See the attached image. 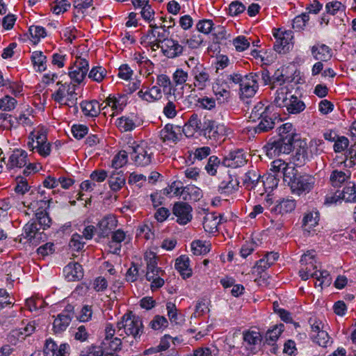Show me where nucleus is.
<instances>
[{
    "label": "nucleus",
    "instance_id": "obj_15",
    "mask_svg": "<svg viewBox=\"0 0 356 356\" xmlns=\"http://www.w3.org/2000/svg\"><path fill=\"white\" fill-rule=\"evenodd\" d=\"M72 309L73 307L68 305L66 309L59 314L54 319L53 328L56 333L63 332L69 326L73 316Z\"/></svg>",
    "mask_w": 356,
    "mask_h": 356
},
{
    "label": "nucleus",
    "instance_id": "obj_39",
    "mask_svg": "<svg viewBox=\"0 0 356 356\" xmlns=\"http://www.w3.org/2000/svg\"><path fill=\"white\" fill-rule=\"evenodd\" d=\"M43 193L44 191L41 193L38 192L35 194L31 192L30 195H32L33 197L35 200L30 203H28L27 207L29 209H35L38 204H40L39 207L41 209H43L44 207L47 209V207H49L50 203L51 202V199H46L45 197H43Z\"/></svg>",
    "mask_w": 356,
    "mask_h": 356
},
{
    "label": "nucleus",
    "instance_id": "obj_52",
    "mask_svg": "<svg viewBox=\"0 0 356 356\" xmlns=\"http://www.w3.org/2000/svg\"><path fill=\"white\" fill-rule=\"evenodd\" d=\"M213 90L217 99L220 102H225L230 97V91L227 86H225V87H221L216 85L213 87Z\"/></svg>",
    "mask_w": 356,
    "mask_h": 356
},
{
    "label": "nucleus",
    "instance_id": "obj_11",
    "mask_svg": "<svg viewBox=\"0 0 356 356\" xmlns=\"http://www.w3.org/2000/svg\"><path fill=\"white\" fill-rule=\"evenodd\" d=\"M275 38L274 49L277 53H285L291 46L293 39L292 32L291 31H282L280 29L275 30L273 33Z\"/></svg>",
    "mask_w": 356,
    "mask_h": 356
},
{
    "label": "nucleus",
    "instance_id": "obj_62",
    "mask_svg": "<svg viewBox=\"0 0 356 356\" xmlns=\"http://www.w3.org/2000/svg\"><path fill=\"white\" fill-rule=\"evenodd\" d=\"M72 135L76 139L83 138L88 132V128L83 124H74L71 129Z\"/></svg>",
    "mask_w": 356,
    "mask_h": 356
},
{
    "label": "nucleus",
    "instance_id": "obj_61",
    "mask_svg": "<svg viewBox=\"0 0 356 356\" xmlns=\"http://www.w3.org/2000/svg\"><path fill=\"white\" fill-rule=\"evenodd\" d=\"M82 236L79 234H74L69 243V246L73 250L79 251L83 248L85 243L81 241Z\"/></svg>",
    "mask_w": 356,
    "mask_h": 356
},
{
    "label": "nucleus",
    "instance_id": "obj_4",
    "mask_svg": "<svg viewBox=\"0 0 356 356\" xmlns=\"http://www.w3.org/2000/svg\"><path fill=\"white\" fill-rule=\"evenodd\" d=\"M47 129L44 127L35 128L29 134L27 146L31 151L34 149L42 156L47 157L51 153V143L47 139Z\"/></svg>",
    "mask_w": 356,
    "mask_h": 356
},
{
    "label": "nucleus",
    "instance_id": "obj_59",
    "mask_svg": "<svg viewBox=\"0 0 356 356\" xmlns=\"http://www.w3.org/2000/svg\"><path fill=\"white\" fill-rule=\"evenodd\" d=\"M185 187L183 186V184L179 181H173L171 185L163 190L164 194H170L171 193L175 195L181 196V191Z\"/></svg>",
    "mask_w": 356,
    "mask_h": 356
},
{
    "label": "nucleus",
    "instance_id": "obj_34",
    "mask_svg": "<svg viewBox=\"0 0 356 356\" xmlns=\"http://www.w3.org/2000/svg\"><path fill=\"white\" fill-rule=\"evenodd\" d=\"M127 103V97L125 95L118 94L116 96H109L106 99L107 106L111 107L117 111H122Z\"/></svg>",
    "mask_w": 356,
    "mask_h": 356
},
{
    "label": "nucleus",
    "instance_id": "obj_58",
    "mask_svg": "<svg viewBox=\"0 0 356 356\" xmlns=\"http://www.w3.org/2000/svg\"><path fill=\"white\" fill-rule=\"evenodd\" d=\"M127 162V152L126 151H120L116 154L113 161L112 166L115 168H120L125 165Z\"/></svg>",
    "mask_w": 356,
    "mask_h": 356
},
{
    "label": "nucleus",
    "instance_id": "obj_26",
    "mask_svg": "<svg viewBox=\"0 0 356 356\" xmlns=\"http://www.w3.org/2000/svg\"><path fill=\"white\" fill-rule=\"evenodd\" d=\"M175 268L184 279L192 276V269L190 267V259L186 255H181L175 261Z\"/></svg>",
    "mask_w": 356,
    "mask_h": 356
},
{
    "label": "nucleus",
    "instance_id": "obj_17",
    "mask_svg": "<svg viewBox=\"0 0 356 356\" xmlns=\"http://www.w3.org/2000/svg\"><path fill=\"white\" fill-rule=\"evenodd\" d=\"M191 74L194 80L193 84L194 88L204 90L209 85L211 81L209 71L204 66L197 67L194 72H191Z\"/></svg>",
    "mask_w": 356,
    "mask_h": 356
},
{
    "label": "nucleus",
    "instance_id": "obj_40",
    "mask_svg": "<svg viewBox=\"0 0 356 356\" xmlns=\"http://www.w3.org/2000/svg\"><path fill=\"white\" fill-rule=\"evenodd\" d=\"M126 234L122 229H118L114 232L109 242L111 248H113V253L117 254L121 248V243L125 239Z\"/></svg>",
    "mask_w": 356,
    "mask_h": 356
},
{
    "label": "nucleus",
    "instance_id": "obj_13",
    "mask_svg": "<svg viewBox=\"0 0 356 356\" xmlns=\"http://www.w3.org/2000/svg\"><path fill=\"white\" fill-rule=\"evenodd\" d=\"M192 207L186 202H177L172 208V213L177 217L179 225H186L192 219Z\"/></svg>",
    "mask_w": 356,
    "mask_h": 356
},
{
    "label": "nucleus",
    "instance_id": "obj_60",
    "mask_svg": "<svg viewBox=\"0 0 356 356\" xmlns=\"http://www.w3.org/2000/svg\"><path fill=\"white\" fill-rule=\"evenodd\" d=\"M213 25L212 20L202 19L198 22L196 28L198 31L204 34H209L212 31Z\"/></svg>",
    "mask_w": 356,
    "mask_h": 356
},
{
    "label": "nucleus",
    "instance_id": "obj_21",
    "mask_svg": "<svg viewBox=\"0 0 356 356\" xmlns=\"http://www.w3.org/2000/svg\"><path fill=\"white\" fill-rule=\"evenodd\" d=\"M118 225V220L114 215L105 216L98 223L97 227L100 232V236H107Z\"/></svg>",
    "mask_w": 356,
    "mask_h": 356
},
{
    "label": "nucleus",
    "instance_id": "obj_56",
    "mask_svg": "<svg viewBox=\"0 0 356 356\" xmlns=\"http://www.w3.org/2000/svg\"><path fill=\"white\" fill-rule=\"evenodd\" d=\"M17 101L14 97L9 95H6L0 99V110L11 111L15 108Z\"/></svg>",
    "mask_w": 356,
    "mask_h": 356
},
{
    "label": "nucleus",
    "instance_id": "obj_31",
    "mask_svg": "<svg viewBox=\"0 0 356 356\" xmlns=\"http://www.w3.org/2000/svg\"><path fill=\"white\" fill-rule=\"evenodd\" d=\"M289 169H295V168L282 159L275 160L270 165V170L275 173L274 176H278V174L280 173L284 182L286 180V176L288 175L286 173Z\"/></svg>",
    "mask_w": 356,
    "mask_h": 356
},
{
    "label": "nucleus",
    "instance_id": "obj_43",
    "mask_svg": "<svg viewBox=\"0 0 356 356\" xmlns=\"http://www.w3.org/2000/svg\"><path fill=\"white\" fill-rule=\"evenodd\" d=\"M338 197L346 202H356V187L355 184L350 182L342 191L339 192Z\"/></svg>",
    "mask_w": 356,
    "mask_h": 356
},
{
    "label": "nucleus",
    "instance_id": "obj_37",
    "mask_svg": "<svg viewBox=\"0 0 356 356\" xmlns=\"http://www.w3.org/2000/svg\"><path fill=\"white\" fill-rule=\"evenodd\" d=\"M36 328V323L35 321L29 322L24 327L13 330L10 333V337L15 339L24 338L25 337L32 334Z\"/></svg>",
    "mask_w": 356,
    "mask_h": 356
},
{
    "label": "nucleus",
    "instance_id": "obj_2",
    "mask_svg": "<svg viewBox=\"0 0 356 356\" xmlns=\"http://www.w3.org/2000/svg\"><path fill=\"white\" fill-rule=\"evenodd\" d=\"M285 183L290 187L292 193L300 195L309 193L315 184V178L309 175H301L295 169H289Z\"/></svg>",
    "mask_w": 356,
    "mask_h": 356
},
{
    "label": "nucleus",
    "instance_id": "obj_9",
    "mask_svg": "<svg viewBox=\"0 0 356 356\" xmlns=\"http://www.w3.org/2000/svg\"><path fill=\"white\" fill-rule=\"evenodd\" d=\"M88 61L80 56H76L74 64L69 69V76L75 83L79 84L83 81L88 71Z\"/></svg>",
    "mask_w": 356,
    "mask_h": 356
},
{
    "label": "nucleus",
    "instance_id": "obj_35",
    "mask_svg": "<svg viewBox=\"0 0 356 356\" xmlns=\"http://www.w3.org/2000/svg\"><path fill=\"white\" fill-rule=\"evenodd\" d=\"M330 175V181L334 186H340L350 177V172L348 170L343 171V169L334 168Z\"/></svg>",
    "mask_w": 356,
    "mask_h": 356
},
{
    "label": "nucleus",
    "instance_id": "obj_38",
    "mask_svg": "<svg viewBox=\"0 0 356 356\" xmlns=\"http://www.w3.org/2000/svg\"><path fill=\"white\" fill-rule=\"evenodd\" d=\"M271 111H274L273 105L268 104L266 106L264 103L260 102L254 105L250 118H252L253 120H256L257 119H260L261 117L266 114H270Z\"/></svg>",
    "mask_w": 356,
    "mask_h": 356
},
{
    "label": "nucleus",
    "instance_id": "obj_14",
    "mask_svg": "<svg viewBox=\"0 0 356 356\" xmlns=\"http://www.w3.org/2000/svg\"><path fill=\"white\" fill-rule=\"evenodd\" d=\"M143 120L137 115L122 116L117 119L116 125L122 132L131 131L141 126Z\"/></svg>",
    "mask_w": 356,
    "mask_h": 356
},
{
    "label": "nucleus",
    "instance_id": "obj_6",
    "mask_svg": "<svg viewBox=\"0 0 356 356\" xmlns=\"http://www.w3.org/2000/svg\"><path fill=\"white\" fill-rule=\"evenodd\" d=\"M128 151L137 165L146 166L152 162L153 152L151 147L144 141L129 146Z\"/></svg>",
    "mask_w": 356,
    "mask_h": 356
},
{
    "label": "nucleus",
    "instance_id": "obj_27",
    "mask_svg": "<svg viewBox=\"0 0 356 356\" xmlns=\"http://www.w3.org/2000/svg\"><path fill=\"white\" fill-rule=\"evenodd\" d=\"M81 109L85 116L97 117L101 111L99 103L97 100L83 101L80 104Z\"/></svg>",
    "mask_w": 356,
    "mask_h": 356
},
{
    "label": "nucleus",
    "instance_id": "obj_36",
    "mask_svg": "<svg viewBox=\"0 0 356 356\" xmlns=\"http://www.w3.org/2000/svg\"><path fill=\"white\" fill-rule=\"evenodd\" d=\"M126 177L122 171L111 174L108 179V184L113 191H120L125 184Z\"/></svg>",
    "mask_w": 356,
    "mask_h": 356
},
{
    "label": "nucleus",
    "instance_id": "obj_30",
    "mask_svg": "<svg viewBox=\"0 0 356 356\" xmlns=\"http://www.w3.org/2000/svg\"><path fill=\"white\" fill-rule=\"evenodd\" d=\"M167 314L171 323L181 325L185 322L184 316L178 311L176 305L168 302L166 304Z\"/></svg>",
    "mask_w": 356,
    "mask_h": 356
},
{
    "label": "nucleus",
    "instance_id": "obj_33",
    "mask_svg": "<svg viewBox=\"0 0 356 356\" xmlns=\"http://www.w3.org/2000/svg\"><path fill=\"white\" fill-rule=\"evenodd\" d=\"M181 197L186 201L196 202L202 197V193L199 188L191 185L182 189Z\"/></svg>",
    "mask_w": 356,
    "mask_h": 356
},
{
    "label": "nucleus",
    "instance_id": "obj_53",
    "mask_svg": "<svg viewBox=\"0 0 356 356\" xmlns=\"http://www.w3.org/2000/svg\"><path fill=\"white\" fill-rule=\"evenodd\" d=\"M312 338L313 339L314 342H316L320 346L322 347H326L330 343V338L327 332L325 330H321V332H319V333L316 334H312Z\"/></svg>",
    "mask_w": 356,
    "mask_h": 356
},
{
    "label": "nucleus",
    "instance_id": "obj_28",
    "mask_svg": "<svg viewBox=\"0 0 356 356\" xmlns=\"http://www.w3.org/2000/svg\"><path fill=\"white\" fill-rule=\"evenodd\" d=\"M296 208V202L293 200L283 199L277 202L276 204L270 209V211L275 214L287 213L293 211Z\"/></svg>",
    "mask_w": 356,
    "mask_h": 356
},
{
    "label": "nucleus",
    "instance_id": "obj_50",
    "mask_svg": "<svg viewBox=\"0 0 356 356\" xmlns=\"http://www.w3.org/2000/svg\"><path fill=\"white\" fill-rule=\"evenodd\" d=\"M29 33L35 44L38 43L40 38H44L47 35L46 30L44 27L36 25H33L29 27Z\"/></svg>",
    "mask_w": 356,
    "mask_h": 356
},
{
    "label": "nucleus",
    "instance_id": "obj_51",
    "mask_svg": "<svg viewBox=\"0 0 356 356\" xmlns=\"http://www.w3.org/2000/svg\"><path fill=\"white\" fill-rule=\"evenodd\" d=\"M149 326L154 330H162L168 326V321L164 316L156 315L150 321Z\"/></svg>",
    "mask_w": 356,
    "mask_h": 356
},
{
    "label": "nucleus",
    "instance_id": "obj_46",
    "mask_svg": "<svg viewBox=\"0 0 356 356\" xmlns=\"http://www.w3.org/2000/svg\"><path fill=\"white\" fill-rule=\"evenodd\" d=\"M319 220L318 213L312 211L306 213L302 219V226L307 231L318 225Z\"/></svg>",
    "mask_w": 356,
    "mask_h": 356
},
{
    "label": "nucleus",
    "instance_id": "obj_32",
    "mask_svg": "<svg viewBox=\"0 0 356 356\" xmlns=\"http://www.w3.org/2000/svg\"><path fill=\"white\" fill-rule=\"evenodd\" d=\"M31 60L36 72H42L47 69V56L41 51H35L32 53Z\"/></svg>",
    "mask_w": 356,
    "mask_h": 356
},
{
    "label": "nucleus",
    "instance_id": "obj_18",
    "mask_svg": "<svg viewBox=\"0 0 356 356\" xmlns=\"http://www.w3.org/2000/svg\"><path fill=\"white\" fill-rule=\"evenodd\" d=\"M28 154L22 149H15L9 156L8 163L6 164L8 170L15 168H21L24 167L28 163Z\"/></svg>",
    "mask_w": 356,
    "mask_h": 356
},
{
    "label": "nucleus",
    "instance_id": "obj_7",
    "mask_svg": "<svg viewBox=\"0 0 356 356\" xmlns=\"http://www.w3.org/2000/svg\"><path fill=\"white\" fill-rule=\"evenodd\" d=\"M293 142L292 134H289L272 143H268L264 147L267 156L273 158L282 154H289L293 149Z\"/></svg>",
    "mask_w": 356,
    "mask_h": 356
},
{
    "label": "nucleus",
    "instance_id": "obj_57",
    "mask_svg": "<svg viewBox=\"0 0 356 356\" xmlns=\"http://www.w3.org/2000/svg\"><path fill=\"white\" fill-rule=\"evenodd\" d=\"M155 37L157 42V45L156 48H160L161 44H163L167 41L169 38V31H168L165 27L163 29H154Z\"/></svg>",
    "mask_w": 356,
    "mask_h": 356
},
{
    "label": "nucleus",
    "instance_id": "obj_10",
    "mask_svg": "<svg viewBox=\"0 0 356 356\" xmlns=\"http://www.w3.org/2000/svg\"><path fill=\"white\" fill-rule=\"evenodd\" d=\"M314 252L313 250L307 251L301 257V268L299 270V275L303 280H307L310 277H312V274H314L312 270L317 268Z\"/></svg>",
    "mask_w": 356,
    "mask_h": 356
},
{
    "label": "nucleus",
    "instance_id": "obj_48",
    "mask_svg": "<svg viewBox=\"0 0 356 356\" xmlns=\"http://www.w3.org/2000/svg\"><path fill=\"white\" fill-rule=\"evenodd\" d=\"M222 166L220 159L216 156H211L208 160L205 170L209 175L214 176L216 175L218 169Z\"/></svg>",
    "mask_w": 356,
    "mask_h": 356
},
{
    "label": "nucleus",
    "instance_id": "obj_54",
    "mask_svg": "<svg viewBox=\"0 0 356 356\" xmlns=\"http://www.w3.org/2000/svg\"><path fill=\"white\" fill-rule=\"evenodd\" d=\"M230 159L233 161V165L236 166H241L246 163L247 160L245 155L242 149H238L230 153Z\"/></svg>",
    "mask_w": 356,
    "mask_h": 356
},
{
    "label": "nucleus",
    "instance_id": "obj_23",
    "mask_svg": "<svg viewBox=\"0 0 356 356\" xmlns=\"http://www.w3.org/2000/svg\"><path fill=\"white\" fill-rule=\"evenodd\" d=\"M311 51L315 60L326 62L332 56V49L324 44H316L311 48Z\"/></svg>",
    "mask_w": 356,
    "mask_h": 356
},
{
    "label": "nucleus",
    "instance_id": "obj_41",
    "mask_svg": "<svg viewBox=\"0 0 356 356\" xmlns=\"http://www.w3.org/2000/svg\"><path fill=\"white\" fill-rule=\"evenodd\" d=\"M261 341V335L257 331L248 330L243 332V341L245 346L250 348L258 344Z\"/></svg>",
    "mask_w": 356,
    "mask_h": 356
},
{
    "label": "nucleus",
    "instance_id": "obj_8",
    "mask_svg": "<svg viewBox=\"0 0 356 356\" xmlns=\"http://www.w3.org/2000/svg\"><path fill=\"white\" fill-rule=\"evenodd\" d=\"M203 135L212 143H218L224 140L227 135V128L222 124H219L213 120L204 122L202 128Z\"/></svg>",
    "mask_w": 356,
    "mask_h": 356
},
{
    "label": "nucleus",
    "instance_id": "obj_12",
    "mask_svg": "<svg viewBox=\"0 0 356 356\" xmlns=\"http://www.w3.org/2000/svg\"><path fill=\"white\" fill-rule=\"evenodd\" d=\"M257 76L250 74L243 77L240 86V96L241 99H248L254 96L257 89Z\"/></svg>",
    "mask_w": 356,
    "mask_h": 356
},
{
    "label": "nucleus",
    "instance_id": "obj_20",
    "mask_svg": "<svg viewBox=\"0 0 356 356\" xmlns=\"http://www.w3.org/2000/svg\"><path fill=\"white\" fill-rule=\"evenodd\" d=\"M69 346L66 343H62L59 346L51 339L46 340L44 350L47 356H65Z\"/></svg>",
    "mask_w": 356,
    "mask_h": 356
},
{
    "label": "nucleus",
    "instance_id": "obj_29",
    "mask_svg": "<svg viewBox=\"0 0 356 356\" xmlns=\"http://www.w3.org/2000/svg\"><path fill=\"white\" fill-rule=\"evenodd\" d=\"M220 216L216 213H207L204 217L203 227L207 232L215 233L220 222Z\"/></svg>",
    "mask_w": 356,
    "mask_h": 356
},
{
    "label": "nucleus",
    "instance_id": "obj_63",
    "mask_svg": "<svg viewBox=\"0 0 356 356\" xmlns=\"http://www.w3.org/2000/svg\"><path fill=\"white\" fill-rule=\"evenodd\" d=\"M145 260L147 264V270H153L161 269L160 268L157 267V258L154 252H147L145 255Z\"/></svg>",
    "mask_w": 356,
    "mask_h": 356
},
{
    "label": "nucleus",
    "instance_id": "obj_22",
    "mask_svg": "<svg viewBox=\"0 0 356 356\" xmlns=\"http://www.w3.org/2000/svg\"><path fill=\"white\" fill-rule=\"evenodd\" d=\"M259 120V124L255 127V132L259 134L273 129L275 125V121L278 120L274 111H271L270 114L264 115Z\"/></svg>",
    "mask_w": 356,
    "mask_h": 356
},
{
    "label": "nucleus",
    "instance_id": "obj_19",
    "mask_svg": "<svg viewBox=\"0 0 356 356\" xmlns=\"http://www.w3.org/2000/svg\"><path fill=\"white\" fill-rule=\"evenodd\" d=\"M163 54L169 58H174L179 56L183 53V47L179 44V42L169 38L160 48Z\"/></svg>",
    "mask_w": 356,
    "mask_h": 356
},
{
    "label": "nucleus",
    "instance_id": "obj_47",
    "mask_svg": "<svg viewBox=\"0 0 356 356\" xmlns=\"http://www.w3.org/2000/svg\"><path fill=\"white\" fill-rule=\"evenodd\" d=\"M155 36L154 29H149L146 34L141 37V44L145 47H149L152 51H156L159 48H156L157 42Z\"/></svg>",
    "mask_w": 356,
    "mask_h": 356
},
{
    "label": "nucleus",
    "instance_id": "obj_3",
    "mask_svg": "<svg viewBox=\"0 0 356 356\" xmlns=\"http://www.w3.org/2000/svg\"><path fill=\"white\" fill-rule=\"evenodd\" d=\"M117 334L120 337L131 336L136 339L143 332V325L140 317L131 312L124 314L117 323Z\"/></svg>",
    "mask_w": 356,
    "mask_h": 356
},
{
    "label": "nucleus",
    "instance_id": "obj_16",
    "mask_svg": "<svg viewBox=\"0 0 356 356\" xmlns=\"http://www.w3.org/2000/svg\"><path fill=\"white\" fill-rule=\"evenodd\" d=\"M181 136V127L178 125L168 124L160 131L163 142L177 143Z\"/></svg>",
    "mask_w": 356,
    "mask_h": 356
},
{
    "label": "nucleus",
    "instance_id": "obj_44",
    "mask_svg": "<svg viewBox=\"0 0 356 356\" xmlns=\"http://www.w3.org/2000/svg\"><path fill=\"white\" fill-rule=\"evenodd\" d=\"M211 246L209 242L197 240L191 243V250L195 255L206 254L210 251Z\"/></svg>",
    "mask_w": 356,
    "mask_h": 356
},
{
    "label": "nucleus",
    "instance_id": "obj_25",
    "mask_svg": "<svg viewBox=\"0 0 356 356\" xmlns=\"http://www.w3.org/2000/svg\"><path fill=\"white\" fill-rule=\"evenodd\" d=\"M278 254L275 252H268L264 257L259 259L254 266L255 271L258 274L264 272L267 268L271 266L278 259Z\"/></svg>",
    "mask_w": 356,
    "mask_h": 356
},
{
    "label": "nucleus",
    "instance_id": "obj_42",
    "mask_svg": "<svg viewBox=\"0 0 356 356\" xmlns=\"http://www.w3.org/2000/svg\"><path fill=\"white\" fill-rule=\"evenodd\" d=\"M355 165V159L348 158V156H337L332 163V168H340L344 170L350 168Z\"/></svg>",
    "mask_w": 356,
    "mask_h": 356
},
{
    "label": "nucleus",
    "instance_id": "obj_64",
    "mask_svg": "<svg viewBox=\"0 0 356 356\" xmlns=\"http://www.w3.org/2000/svg\"><path fill=\"white\" fill-rule=\"evenodd\" d=\"M283 325L275 326L271 330L267 332L266 335V339L268 342H274L280 336L283 332Z\"/></svg>",
    "mask_w": 356,
    "mask_h": 356
},
{
    "label": "nucleus",
    "instance_id": "obj_1",
    "mask_svg": "<svg viewBox=\"0 0 356 356\" xmlns=\"http://www.w3.org/2000/svg\"><path fill=\"white\" fill-rule=\"evenodd\" d=\"M273 104L285 109L288 114L293 115L300 113L306 108L304 102L291 93L289 86H282L276 90Z\"/></svg>",
    "mask_w": 356,
    "mask_h": 356
},
{
    "label": "nucleus",
    "instance_id": "obj_5",
    "mask_svg": "<svg viewBox=\"0 0 356 356\" xmlns=\"http://www.w3.org/2000/svg\"><path fill=\"white\" fill-rule=\"evenodd\" d=\"M58 88L51 95V99L60 104L70 107H74L77 111V94L76 93V85L72 83H62L58 81L56 83Z\"/></svg>",
    "mask_w": 356,
    "mask_h": 356
},
{
    "label": "nucleus",
    "instance_id": "obj_49",
    "mask_svg": "<svg viewBox=\"0 0 356 356\" xmlns=\"http://www.w3.org/2000/svg\"><path fill=\"white\" fill-rule=\"evenodd\" d=\"M106 70L102 66L93 67L88 74V77L94 81L101 82L106 76Z\"/></svg>",
    "mask_w": 356,
    "mask_h": 356
},
{
    "label": "nucleus",
    "instance_id": "obj_55",
    "mask_svg": "<svg viewBox=\"0 0 356 356\" xmlns=\"http://www.w3.org/2000/svg\"><path fill=\"white\" fill-rule=\"evenodd\" d=\"M70 4L67 0H55L51 5V10L54 13L59 15L67 11Z\"/></svg>",
    "mask_w": 356,
    "mask_h": 356
},
{
    "label": "nucleus",
    "instance_id": "obj_24",
    "mask_svg": "<svg viewBox=\"0 0 356 356\" xmlns=\"http://www.w3.org/2000/svg\"><path fill=\"white\" fill-rule=\"evenodd\" d=\"M65 278L70 282L81 280L83 276L82 266L78 263H69L63 269Z\"/></svg>",
    "mask_w": 356,
    "mask_h": 356
},
{
    "label": "nucleus",
    "instance_id": "obj_45",
    "mask_svg": "<svg viewBox=\"0 0 356 356\" xmlns=\"http://www.w3.org/2000/svg\"><path fill=\"white\" fill-rule=\"evenodd\" d=\"M312 277L316 279L317 282H318V284L316 283V286L321 288L330 286L332 282L330 275L327 270H316L312 274Z\"/></svg>",
    "mask_w": 356,
    "mask_h": 356
}]
</instances>
